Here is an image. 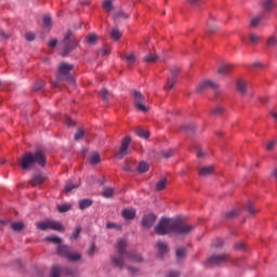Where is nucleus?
<instances>
[{
    "label": "nucleus",
    "mask_w": 277,
    "mask_h": 277,
    "mask_svg": "<svg viewBox=\"0 0 277 277\" xmlns=\"http://www.w3.org/2000/svg\"><path fill=\"white\" fill-rule=\"evenodd\" d=\"M117 252L111 255V263L114 267H119L122 269L124 267V259H129V261H133L134 263H142L144 259L140 253H129L127 252V239L121 238L116 243Z\"/></svg>",
    "instance_id": "nucleus-1"
},
{
    "label": "nucleus",
    "mask_w": 277,
    "mask_h": 277,
    "mask_svg": "<svg viewBox=\"0 0 277 277\" xmlns=\"http://www.w3.org/2000/svg\"><path fill=\"white\" fill-rule=\"evenodd\" d=\"M36 163L41 168L47 166V157L42 151H36L35 154L28 151L18 158V166L22 170H31V167L36 166Z\"/></svg>",
    "instance_id": "nucleus-2"
},
{
    "label": "nucleus",
    "mask_w": 277,
    "mask_h": 277,
    "mask_svg": "<svg viewBox=\"0 0 277 277\" xmlns=\"http://www.w3.org/2000/svg\"><path fill=\"white\" fill-rule=\"evenodd\" d=\"M195 226L185 222V217L177 215L174 219V238L175 239H185L195 230Z\"/></svg>",
    "instance_id": "nucleus-3"
},
{
    "label": "nucleus",
    "mask_w": 277,
    "mask_h": 277,
    "mask_svg": "<svg viewBox=\"0 0 277 277\" xmlns=\"http://www.w3.org/2000/svg\"><path fill=\"white\" fill-rule=\"evenodd\" d=\"M77 44H79V38H77L75 32L68 30L63 39V57H66V55L72 53V51L77 49Z\"/></svg>",
    "instance_id": "nucleus-4"
},
{
    "label": "nucleus",
    "mask_w": 277,
    "mask_h": 277,
    "mask_svg": "<svg viewBox=\"0 0 277 277\" xmlns=\"http://www.w3.org/2000/svg\"><path fill=\"white\" fill-rule=\"evenodd\" d=\"M156 235H170L174 232V220L168 217H161L154 227Z\"/></svg>",
    "instance_id": "nucleus-5"
},
{
    "label": "nucleus",
    "mask_w": 277,
    "mask_h": 277,
    "mask_svg": "<svg viewBox=\"0 0 277 277\" xmlns=\"http://www.w3.org/2000/svg\"><path fill=\"white\" fill-rule=\"evenodd\" d=\"M57 254L63 259H67L71 263H77V261L81 260V253L72 251V248L66 245H60L57 247Z\"/></svg>",
    "instance_id": "nucleus-6"
},
{
    "label": "nucleus",
    "mask_w": 277,
    "mask_h": 277,
    "mask_svg": "<svg viewBox=\"0 0 277 277\" xmlns=\"http://www.w3.org/2000/svg\"><path fill=\"white\" fill-rule=\"evenodd\" d=\"M36 226L39 230H57L58 233H64L66 230L62 223L53 220L38 222Z\"/></svg>",
    "instance_id": "nucleus-7"
},
{
    "label": "nucleus",
    "mask_w": 277,
    "mask_h": 277,
    "mask_svg": "<svg viewBox=\"0 0 277 277\" xmlns=\"http://www.w3.org/2000/svg\"><path fill=\"white\" fill-rule=\"evenodd\" d=\"M62 81H66L68 85H75V77L70 75L69 70H60L56 75V80H52V85H54V88H60Z\"/></svg>",
    "instance_id": "nucleus-8"
},
{
    "label": "nucleus",
    "mask_w": 277,
    "mask_h": 277,
    "mask_svg": "<svg viewBox=\"0 0 277 277\" xmlns=\"http://www.w3.org/2000/svg\"><path fill=\"white\" fill-rule=\"evenodd\" d=\"M132 98H133V106L135 107V109H137V111H142L143 114H146V111H148V108L146 106V97L144 96V94H142V92L134 90L132 91Z\"/></svg>",
    "instance_id": "nucleus-9"
},
{
    "label": "nucleus",
    "mask_w": 277,
    "mask_h": 277,
    "mask_svg": "<svg viewBox=\"0 0 277 277\" xmlns=\"http://www.w3.org/2000/svg\"><path fill=\"white\" fill-rule=\"evenodd\" d=\"M226 261H228V253L213 254L208 258L205 265L206 267H217L222 263H226Z\"/></svg>",
    "instance_id": "nucleus-10"
},
{
    "label": "nucleus",
    "mask_w": 277,
    "mask_h": 277,
    "mask_svg": "<svg viewBox=\"0 0 277 277\" xmlns=\"http://www.w3.org/2000/svg\"><path fill=\"white\" fill-rule=\"evenodd\" d=\"M129 146H131V136H126L121 141V146L115 155L116 159H124L129 155Z\"/></svg>",
    "instance_id": "nucleus-11"
},
{
    "label": "nucleus",
    "mask_w": 277,
    "mask_h": 277,
    "mask_svg": "<svg viewBox=\"0 0 277 277\" xmlns=\"http://www.w3.org/2000/svg\"><path fill=\"white\" fill-rule=\"evenodd\" d=\"M219 88L220 84L217 82H213L212 80H205L198 84V87L196 88V93L202 94L205 90H217Z\"/></svg>",
    "instance_id": "nucleus-12"
},
{
    "label": "nucleus",
    "mask_w": 277,
    "mask_h": 277,
    "mask_svg": "<svg viewBox=\"0 0 277 277\" xmlns=\"http://www.w3.org/2000/svg\"><path fill=\"white\" fill-rule=\"evenodd\" d=\"M154 248L157 259H163V256H166V254H168V252L170 251L168 243L164 241H157Z\"/></svg>",
    "instance_id": "nucleus-13"
},
{
    "label": "nucleus",
    "mask_w": 277,
    "mask_h": 277,
    "mask_svg": "<svg viewBox=\"0 0 277 277\" xmlns=\"http://www.w3.org/2000/svg\"><path fill=\"white\" fill-rule=\"evenodd\" d=\"M185 259H187V248L179 247L175 250V262L177 263V265H181V263H183Z\"/></svg>",
    "instance_id": "nucleus-14"
},
{
    "label": "nucleus",
    "mask_w": 277,
    "mask_h": 277,
    "mask_svg": "<svg viewBox=\"0 0 277 277\" xmlns=\"http://www.w3.org/2000/svg\"><path fill=\"white\" fill-rule=\"evenodd\" d=\"M155 220H157V216H155V214H153V213L145 214L141 221V224H142L143 228L148 229L155 224Z\"/></svg>",
    "instance_id": "nucleus-15"
},
{
    "label": "nucleus",
    "mask_w": 277,
    "mask_h": 277,
    "mask_svg": "<svg viewBox=\"0 0 277 277\" xmlns=\"http://www.w3.org/2000/svg\"><path fill=\"white\" fill-rule=\"evenodd\" d=\"M236 90L238 94L243 96L248 92V81L243 78H239L236 80Z\"/></svg>",
    "instance_id": "nucleus-16"
},
{
    "label": "nucleus",
    "mask_w": 277,
    "mask_h": 277,
    "mask_svg": "<svg viewBox=\"0 0 277 277\" xmlns=\"http://www.w3.org/2000/svg\"><path fill=\"white\" fill-rule=\"evenodd\" d=\"M262 9L264 10V12H274V10H276V1L262 0Z\"/></svg>",
    "instance_id": "nucleus-17"
},
{
    "label": "nucleus",
    "mask_w": 277,
    "mask_h": 277,
    "mask_svg": "<svg viewBox=\"0 0 277 277\" xmlns=\"http://www.w3.org/2000/svg\"><path fill=\"white\" fill-rule=\"evenodd\" d=\"M219 70H234V68H240L239 65H235L233 63H228L225 61H220L217 63Z\"/></svg>",
    "instance_id": "nucleus-18"
},
{
    "label": "nucleus",
    "mask_w": 277,
    "mask_h": 277,
    "mask_svg": "<svg viewBox=\"0 0 277 277\" xmlns=\"http://www.w3.org/2000/svg\"><path fill=\"white\" fill-rule=\"evenodd\" d=\"M122 60L128 64H135L137 57L135 56V53L133 52H123L121 54Z\"/></svg>",
    "instance_id": "nucleus-19"
},
{
    "label": "nucleus",
    "mask_w": 277,
    "mask_h": 277,
    "mask_svg": "<svg viewBox=\"0 0 277 277\" xmlns=\"http://www.w3.org/2000/svg\"><path fill=\"white\" fill-rule=\"evenodd\" d=\"M44 181H45L44 175H42L41 173H37L32 176L30 181V185H32V187H38V185H42Z\"/></svg>",
    "instance_id": "nucleus-20"
},
{
    "label": "nucleus",
    "mask_w": 277,
    "mask_h": 277,
    "mask_svg": "<svg viewBox=\"0 0 277 277\" xmlns=\"http://www.w3.org/2000/svg\"><path fill=\"white\" fill-rule=\"evenodd\" d=\"M213 166L202 167L201 169H199L198 175L205 179L207 176H211V174H213Z\"/></svg>",
    "instance_id": "nucleus-21"
},
{
    "label": "nucleus",
    "mask_w": 277,
    "mask_h": 277,
    "mask_svg": "<svg viewBox=\"0 0 277 277\" xmlns=\"http://www.w3.org/2000/svg\"><path fill=\"white\" fill-rule=\"evenodd\" d=\"M121 215L124 220H133L135 217L134 209H123Z\"/></svg>",
    "instance_id": "nucleus-22"
},
{
    "label": "nucleus",
    "mask_w": 277,
    "mask_h": 277,
    "mask_svg": "<svg viewBox=\"0 0 277 277\" xmlns=\"http://www.w3.org/2000/svg\"><path fill=\"white\" fill-rule=\"evenodd\" d=\"M157 60H159V57L157 56V54H154V53L146 54V55L143 57V61H144L146 64H155V62H157Z\"/></svg>",
    "instance_id": "nucleus-23"
},
{
    "label": "nucleus",
    "mask_w": 277,
    "mask_h": 277,
    "mask_svg": "<svg viewBox=\"0 0 277 277\" xmlns=\"http://www.w3.org/2000/svg\"><path fill=\"white\" fill-rule=\"evenodd\" d=\"M78 205L79 209L83 211L84 209L92 207V199H81L79 200Z\"/></svg>",
    "instance_id": "nucleus-24"
},
{
    "label": "nucleus",
    "mask_w": 277,
    "mask_h": 277,
    "mask_svg": "<svg viewBox=\"0 0 277 277\" xmlns=\"http://www.w3.org/2000/svg\"><path fill=\"white\" fill-rule=\"evenodd\" d=\"M11 228L14 230V233H21L23 228H25V223L23 222H13L11 223Z\"/></svg>",
    "instance_id": "nucleus-25"
},
{
    "label": "nucleus",
    "mask_w": 277,
    "mask_h": 277,
    "mask_svg": "<svg viewBox=\"0 0 277 277\" xmlns=\"http://www.w3.org/2000/svg\"><path fill=\"white\" fill-rule=\"evenodd\" d=\"M110 38L115 40V42H118V40L122 38V32H120L118 28H111Z\"/></svg>",
    "instance_id": "nucleus-26"
},
{
    "label": "nucleus",
    "mask_w": 277,
    "mask_h": 277,
    "mask_svg": "<svg viewBox=\"0 0 277 277\" xmlns=\"http://www.w3.org/2000/svg\"><path fill=\"white\" fill-rule=\"evenodd\" d=\"M77 187H79V184H75L72 181L68 180L65 184V194H70V192H72V189H77Z\"/></svg>",
    "instance_id": "nucleus-27"
},
{
    "label": "nucleus",
    "mask_w": 277,
    "mask_h": 277,
    "mask_svg": "<svg viewBox=\"0 0 277 277\" xmlns=\"http://www.w3.org/2000/svg\"><path fill=\"white\" fill-rule=\"evenodd\" d=\"M102 8L104 12H111L114 10V4L111 3V0H104L102 3Z\"/></svg>",
    "instance_id": "nucleus-28"
},
{
    "label": "nucleus",
    "mask_w": 277,
    "mask_h": 277,
    "mask_svg": "<svg viewBox=\"0 0 277 277\" xmlns=\"http://www.w3.org/2000/svg\"><path fill=\"white\" fill-rule=\"evenodd\" d=\"M45 241H49V243H55L56 246H62V238L57 236H48Z\"/></svg>",
    "instance_id": "nucleus-29"
},
{
    "label": "nucleus",
    "mask_w": 277,
    "mask_h": 277,
    "mask_svg": "<svg viewBox=\"0 0 277 277\" xmlns=\"http://www.w3.org/2000/svg\"><path fill=\"white\" fill-rule=\"evenodd\" d=\"M135 133L138 137H144V140H148L150 133L142 128H137Z\"/></svg>",
    "instance_id": "nucleus-30"
},
{
    "label": "nucleus",
    "mask_w": 277,
    "mask_h": 277,
    "mask_svg": "<svg viewBox=\"0 0 277 277\" xmlns=\"http://www.w3.org/2000/svg\"><path fill=\"white\" fill-rule=\"evenodd\" d=\"M224 114V107L216 106L210 110V116H222Z\"/></svg>",
    "instance_id": "nucleus-31"
},
{
    "label": "nucleus",
    "mask_w": 277,
    "mask_h": 277,
    "mask_svg": "<svg viewBox=\"0 0 277 277\" xmlns=\"http://www.w3.org/2000/svg\"><path fill=\"white\" fill-rule=\"evenodd\" d=\"M242 68H260V69H265L267 66L261 62H255L251 65H245Z\"/></svg>",
    "instance_id": "nucleus-32"
},
{
    "label": "nucleus",
    "mask_w": 277,
    "mask_h": 277,
    "mask_svg": "<svg viewBox=\"0 0 277 277\" xmlns=\"http://www.w3.org/2000/svg\"><path fill=\"white\" fill-rule=\"evenodd\" d=\"M79 235H81V225L74 227L70 239H79Z\"/></svg>",
    "instance_id": "nucleus-33"
},
{
    "label": "nucleus",
    "mask_w": 277,
    "mask_h": 277,
    "mask_svg": "<svg viewBox=\"0 0 277 277\" xmlns=\"http://www.w3.org/2000/svg\"><path fill=\"white\" fill-rule=\"evenodd\" d=\"M102 196L104 198H111L114 196V188L111 187H105L102 192Z\"/></svg>",
    "instance_id": "nucleus-34"
},
{
    "label": "nucleus",
    "mask_w": 277,
    "mask_h": 277,
    "mask_svg": "<svg viewBox=\"0 0 277 277\" xmlns=\"http://www.w3.org/2000/svg\"><path fill=\"white\" fill-rule=\"evenodd\" d=\"M62 274V269H60V266H52L50 271V277H60Z\"/></svg>",
    "instance_id": "nucleus-35"
},
{
    "label": "nucleus",
    "mask_w": 277,
    "mask_h": 277,
    "mask_svg": "<svg viewBox=\"0 0 277 277\" xmlns=\"http://www.w3.org/2000/svg\"><path fill=\"white\" fill-rule=\"evenodd\" d=\"M167 183L168 182H167L166 179H162L159 182H157V184H156V192H161V190L166 189Z\"/></svg>",
    "instance_id": "nucleus-36"
},
{
    "label": "nucleus",
    "mask_w": 277,
    "mask_h": 277,
    "mask_svg": "<svg viewBox=\"0 0 277 277\" xmlns=\"http://www.w3.org/2000/svg\"><path fill=\"white\" fill-rule=\"evenodd\" d=\"M75 68V65L68 64V63H60L58 64V70H72Z\"/></svg>",
    "instance_id": "nucleus-37"
},
{
    "label": "nucleus",
    "mask_w": 277,
    "mask_h": 277,
    "mask_svg": "<svg viewBox=\"0 0 277 277\" xmlns=\"http://www.w3.org/2000/svg\"><path fill=\"white\" fill-rule=\"evenodd\" d=\"M91 166H96V163H101V155L93 154L90 159Z\"/></svg>",
    "instance_id": "nucleus-38"
},
{
    "label": "nucleus",
    "mask_w": 277,
    "mask_h": 277,
    "mask_svg": "<svg viewBox=\"0 0 277 277\" xmlns=\"http://www.w3.org/2000/svg\"><path fill=\"white\" fill-rule=\"evenodd\" d=\"M249 40H250L251 44H258V42L261 40V37L254 32H251L249 35Z\"/></svg>",
    "instance_id": "nucleus-39"
},
{
    "label": "nucleus",
    "mask_w": 277,
    "mask_h": 277,
    "mask_svg": "<svg viewBox=\"0 0 277 277\" xmlns=\"http://www.w3.org/2000/svg\"><path fill=\"white\" fill-rule=\"evenodd\" d=\"M212 22H213V18H210V19L207 22L208 31H209L210 34H215V31H217V27H216V26H213Z\"/></svg>",
    "instance_id": "nucleus-40"
},
{
    "label": "nucleus",
    "mask_w": 277,
    "mask_h": 277,
    "mask_svg": "<svg viewBox=\"0 0 277 277\" xmlns=\"http://www.w3.org/2000/svg\"><path fill=\"white\" fill-rule=\"evenodd\" d=\"M98 39V37H96V35L95 34H89L88 36H87V42L89 43V44H96V40Z\"/></svg>",
    "instance_id": "nucleus-41"
},
{
    "label": "nucleus",
    "mask_w": 277,
    "mask_h": 277,
    "mask_svg": "<svg viewBox=\"0 0 277 277\" xmlns=\"http://www.w3.org/2000/svg\"><path fill=\"white\" fill-rule=\"evenodd\" d=\"M137 171L141 172V174H144V172H148V163L146 162L138 163Z\"/></svg>",
    "instance_id": "nucleus-42"
},
{
    "label": "nucleus",
    "mask_w": 277,
    "mask_h": 277,
    "mask_svg": "<svg viewBox=\"0 0 277 277\" xmlns=\"http://www.w3.org/2000/svg\"><path fill=\"white\" fill-rule=\"evenodd\" d=\"M100 96H101L102 101H108V98H109V91L107 89H102L100 91Z\"/></svg>",
    "instance_id": "nucleus-43"
},
{
    "label": "nucleus",
    "mask_w": 277,
    "mask_h": 277,
    "mask_svg": "<svg viewBox=\"0 0 277 277\" xmlns=\"http://www.w3.org/2000/svg\"><path fill=\"white\" fill-rule=\"evenodd\" d=\"M262 19H263V17H261V16L253 17L250 22V26L259 27V24L261 23Z\"/></svg>",
    "instance_id": "nucleus-44"
},
{
    "label": "nucleus",
    "mask_w": 277,
    "mask_h": 277,
    "mask_svg": "<svg viewBox=\"0 0 277 277\" xmlns=\"http://www.w3.org/2000/svg\"><path fill=\"white\" fill-rule=\"evenodd\" d=\"M71 206L70 205H62V206H57V211L60 213H66V211H70Z\"/></svg>",
    "instance_id": "nucleus-45"
},
{
    "label": "nucleus",
    "mask_w": 277,
    "mask_h": 277,
    "mask_svg": "<svg viewBox=\"0 0 277 277\" xmlns=\"http://www.w3.org/2000/svg\"><path fill=\"white\" fill-rule=\"evenodd\" d=\"M83 135H85V131H83V129H79L76 133H75V140L77 142H79V140H83Z\"/></svg>",
    "instance_id": "nucleus-46"
},
{
    "label": "nucleus",
    "mask_w": 277,
    "mask_h": 277,
    "mask_svg": "<svg viewBox=\"0 0 277 277\" xmlns=\"http://www.w3.org/2000/svg\"><path fill=\"white\" fill-rule=\"evenodd\" d=\"M247 209L250 215H254V213H256V209H254V203L252 201H248Z\"/></svg>",
    "instance_id": "nucleus-47"
},
{
    "label": "nucleus",
    "mask_w": 277,
    "mask_h": 277,
    "mask_svg": "<svg viewBox=\"0 0 277 277\" xmlns=\"http://www.w3.org/2000/svg\"><path fill=\"white\" fill-rule=\"evenodd\" d=\"M114 18L118 21V18L127 19L129 18V14H126L123 11H119L114 15Z\"/></svg>",
    "instance_id": "nucleus-48"
},
{
    "label": "nucleus",
    "mask_w": 277,
    "mask_h": 277,
    "mask_svg": "<svg viewBox=\"0 0 277 277\" xmlns=\"http://www.w3.org/2000/svg\"><path fill=\"white\" fill-rule=\"evenodd\" d=\"M42 88H44V81L40 80L37 81L34 85H32V90L35 92H38V90H42Z\"/></svg>",
    "instance_id": "nucleus-49"
},
{
    "label": "nucleus",
    "mask_w": 277,
    "mask_h": 277,
    "mask_svg": "<svg viewBox=\"0 0 277 277\" xmlns=\"http://www.w3.org/2000/svg\"><path fill=\"white\" fill-rule=\"evenodd\" d=\"M172 88H174V78H170L168 81H167V84L164 87V90L167 92H170V90H172Z\"/></svg>",
    "instance_id": "nucleus-50"
},
{
    "label": "nucleus",
    "mask_w": 277,
    "mask_h": 277,
    "mask_svg": "<svg viewBox=\"0 0 277 277\" xmlns=\"http://www.w3.org/2000/svg\"><path fill=\"white\" fill-rule=\"evenodd\" d=\"M238 213L239 212L237 210H232L225 214V217L227 220H233V217H237Z\"/></svg>",
    "instance_id": "nucleus-51"
},
{
    "label": "nucleus",
    "mask_w": 277,
    "mask_h": 277,
    "mask_svg": "<svg viewBox=\"0 0 277 277\" xmlns=\"http://www.w3.org/2000/svg\"><path fill=\"white\" fill-rule=\"evenodd\" d=\"M25 40H27V42H34L36 40V35H34V32H27L25 35Z\"/></svg>",
    "instance_id": "nucleus-52"
},
{
    "label": "nucleus",
    "mask_w": 277,
    "mask_h": 277,
    "mask_svg": "<svg viewBox=\"0 0 277 277\" xmlns=\"http://www.w3.org/2000/svg\"><path fill=\"white\" fill-rule=\"evenodd\" d=\"M43 27H51V16L49 15L43 16Z\"/></svg>",
    "instance_id": "nucleus-53"
},
{
    "label": "nucleus",
    "mask_w": 277,
    "mask_h": 277,
    "mask_svg": "<svg viewBox=\"0 0 277 277\" xmlns=\"http://www.w3.org/2000/svg\"><path fill=\"white\" fill-rule=\"evenodd\" d=\"M182 131H194L195 127L192 123H186L181 127Z\"/></svg>",
    "instance_id": "nucleus-54"
},
{
    "label": "nucleus",
    "mask_w": 277,
    "mask_h": 277,
    "mask_svg": "<svg viewBox=\"0 0 277 277\" xmlns=\"http://www.w3.org/2000/svg\"><path fill=\"white\" fill-rule=\"evenodd\" d=\"M277 45V38L276 37H271L267 40V47H276Z\"/></svg>",
    "instance_id": "nucleus-55"
},
{
    "label": "nucleus",
    "mask_w": 277,
    "mask_h": 277,
    "mask_svg": "<svg viewBox=\"0 0 277 277\" xmlns=\"http://www.w3.org/2000/svg\"><path fill=\"white\" fill-rule=\"evenodd\" d=\"M106 228H108V229L115 228L116 230H120V228H122V226L115 224V223H107Z\"/></svg>",
    "instance_id": "nucleus-56"
},
{
    "label": "nucleus",
    "mask_w": 277,
    "mask_h": 277,
    "mask_svg": "<svg viewBox=\"0 0 277 277\" xmlns=\"http://www.w3.org/2000/svg\"><path fill=\"white\" fill-rule=\"evenodd\" d=\"M187 3H189V5H193V8H198V5L202 3V0H187Z\"/></svg>",
    "instance_id": "nucleus-57"
},
{
    "label": "nucleus",
    "mask_w": 277,
    "mask_h": 277,
    "mask_svg": "<svg viewBox=\"0 0 277 277\" xmlns=\"http://www.w3.org/2000/svg\"><path fill=\"white\" fill-rule=\"evenodd\" d=\"M276 141H269L266 145V150H272L273 148H276Z\"/></svg>",
    "instance_id": "nucleus-58"
},
{
    "label": "nucleus",
    "mask_w": 277,
    "mask_h": 277,
    "mask_svg": "<svg viewBox=\"0 0 277 277\" xmlns=\"http://www.w3.org/2000/svg\"><path fill=\"white\" fill-rule=\"evenodd\" d=\"M108 53H109V50H107L106 48H103L97 51V55H101L102 57H105V55H108Z\"/></svg>",
    "instance_id": "nucleus-59"
},
{
    "label": "nucleus",
    "mask_w": 277,
    "mask_h": 277,
    "mask_svg": "<svg viewBox=\"0 0 277 277\" xmlns=\"http://www.w3.org/2000/svg\"><path fill=\"white\" fill-rule=\"evenodd\" d=\"M48 45L53 49L54 47H57V39H52L50 40V42L48 43Z\"/></svg>",
    "instance_id": "nucleus-60"
},
{
    "label": "nucleus",
    "mask_w": 277,
    "mask_h": 277,
    "mask_svg": "<svg viewBox=\"0 0 277 277\" xmlns=\"http://www.w3.org/2000/svg\"><path fill=\"white\" fill-rule=\"evenodd\" d=\"M66 124L68 127H75V121L72 119H70V117H67L66 118Z\"/></svg>",
    "instance_id": "nucleus-61"
},
{
    "label": "nucleus",
    "mask_w": 277,
    "mask_h": 277,
    "mask_svg": "<svg viewBox=\"0 0 277 277\" xmlns=\"http://www.w3.org/2000/svg\"><path fill=\"white\" fill-rule=\"evenodd\" d=\"M127 269L129 271L130 274H137V268L136 267L128 266Z\"/></svg>",
    "instance_id": "nucleus-62"
},
{
    "label": "nucleus",
    "mask_w": 277,
    "mask_h": 277,
    "mask_svg": "<svg viewBox=\"0 0 277 277\" xmlns=\"http://www.w3.org/2000/svg\"><path fill=\"white\" fill-rule=\"evenodd\" d=\"M224 246V241L219 240L216 243H213V248H222Z\"/></svg>",
    "instance_id": "nucleus-63"
},
{
    "label": "nucleus",
    "mask_w": 277,
    "mask_h": 277,
    "mask_svg": "<svg viewBox=\"0 0 277 277\" xmlns=\"http://www.w3.org/2000/svg\"><path fill=\"white\" fill-rule=\"evenodd\" d=\"M236 250H243V243H237L235 245Z\"/></svg>",
    "instance_id": "nucleus-64"
}]
</instances>
